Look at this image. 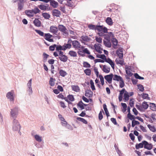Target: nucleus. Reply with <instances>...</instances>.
Listing matches in <instances>:
<instances>
[{"label": "nucleus", "mask_w": 156, "mask_h": 156, "mask_svg": "<svg viewBox=\"0 0 156 156\" xmlns=\"http://www.w3.org/2000/svg\"><path fill=\"white\" fill-rule=\"evenodd\" d=\"M131 68L132 69L133 68V67L131 66L127 67L125 68L126 73L129 76H131L133 75V74L130 71V70H132Z\"/></svg>", "instance_id": "nucleus-14"}, {"label": "nucleus", "mask_w": 156, "mask_h": 156, "mask_svg": "<svg viewBox=\"0 0 156 156\" xmlns=\"http://www.w3.org/2000/svg\"><path fill=\"white\" fill-rule=\"evenodd\" d=\"M58 31V27L56 26H51L50 27V31L56 34Z\"/></svg>", "instance_id": "nucleus-19"}, {"label": "nucleus", "mask_w": 156, "mask_h": 156, "mask_svg": "<svg viewBox=\"0 0 156 156\" xmlns=\"http://www.w3.org/2000/svg\"><path fill=\"white\" fill-rule=\"evenodd\" d=\"M140 124V122L138 121L133 120L132 121V127H134L136 125H138Z\"/></svg>", "instance_id": "nucleus-44"}, {"label": "nucleus", "mask_w": 156, "mask_h": 156, "mask_svg": "<svg viewBox=\"0 0 156 156\" xmlns=\"http://www.w3.org/2000/svg\"><path fill=\"white\" fill-rule=\"evenodd\" d=\"M55 78L52 77H50L49 80V83L51 86H53L55 85Z\"/></svg>", "instance_id": "nucleus-37"}, {"label": "nucleus", "mask_w": 156, "mask_h": 156, "mask_svg": "<svg viewBox=\"0 0 156 156\" xmlns=\"http://www.w3.org/2000/svg\"><path fill=\"white\" fill-rule=\"evenodd\" d=\"M84 73L86 75L90 76L91 74V70L90 69H87L84 70Z\"/></svg>", "instance_id": "nucleus-45"}, {"label": "nucleus", "mask_w": 156, "mask_h": 156, "mask_svg": "<svg viewBox=\"0 0 156 156\" xmlns=\"http://www.w3.org/2000/svg\"><path fill=\"white\" fill-rule=\"evenodd\" d=\"M90 83L91 85V88L92 90L94 91L95 90V88L94 85V83L92 80H90Z\"/></svg>", "instance_id": "nucleus-49"}, {"label": "nucleus", "mask_w": 156, "mask_h": 156, "mask_svg": "<svg viewBox=\"0 0 156 156\" xmlns=\"http://www.w3.org/2000/svg\"><path fill=\"white\" fill-rule=\"evenodd\" d=\"M93 93L90 89H87L85 91V95L89 98H91L93 96Z\"/></svg>", "instance_id": "nucleus-18"}, {"label": "nucleus", "mask_w": 156, "mask_h": 156, "mask_svg": "<svg viewBox=\"0 0 156 156\" xmlns=\"http://www.w3.org/2000/svg\"><path fill=\"white\" fill-rule=\"evenodd\" d=\"M55 48H56V49H55L56 51H59L62 50V46L60 44L58 45L56 44V46Z\"/></svg>", "instance_id": "nucleus-59"}, {"label": "nucleus", "mask_w": 156, "mask_h": 156, "mask_svg": "<svg viewBox=\"0 0 156 156\" xmlns=\"http://www.w3.org/2000/svg\"><path fill=\"white\" fill-rule=\"evenodd\" d=\"M33 23L36 27H39L41 26V22L37 18H35L33 21Z\"/></svg>", "instance_id": "nucleus-22"}, {"label": "nucleus", "mask_w": 156, "mask_h": 156, "mask_svg": "<svg viewBox=\"0 0 156 156\" xmlns=\"http://www.w3.org/2000/svg\"><path fill=\"white\" fill-rule=\"evenodd\" d=\"M138 89L141 92L144 90V88L143 86L141 84H139L137 85Z\"/></svg>", "instance_id": "nucleus-56"}, {"label": "nucleus", "mask_w": 156, "mask_h": 156, "mask_svg": "<svg viewBox=\"0 0 156 156\" xmlns=\"http://www.w3.org/2000/svg\"><path fill=\"white\" fill-rule=\"evenodd\" d=\"M113 78L114 80L119 81V86L120 88H122L124 87V81L121 76L116 74H114Z\"/></svg>", "instance_id": "nucleus-3"}, {"label": "nucleus", "mask_w": 156, "mask_h": 156, "mask_svg": "<svg viewBox=\"0 0 156 156\" xmlns=\"http://www.w3.org/2000/svg\"><path fill=\"white\" fill-rule=\"evenodd\" d=\"M104 44L107 47L110 48H111L112 46V44L110 41H106L105 40L103 41Z\"/></svg>", "instance_id": "nucleus-33"}, {"label": "nucleus", "mask_w": 156, "mask_h": 156, "mask_svg": "<svg viewBox=\"0 0 156 156\" xmlns=\"http://www.w3.org/2000/svg\"><path fill=\"white\" fill-rule=\"evenodd\" d=\"M134 100L133 98H130L129 102V104L131 107H134Z\"/></svg>", "instance_id": "nucleus-53"}, {"label": "nucleus", "mask_w": 156, "mask_h": 156, "mask_svg": "<svg viewBox=\"0 0 156 156\" xmlns=\"http://www.w3.org/2000/svg\"><path fill=\"white\" fill-rule=\"evenodd\" d=\"M103 108L105 111V114L107 117V119H108V117L110 116V115L105 104H104L103 105Z\"/></svg>", "instance_id": "nucleus-24"}, {"label": "nucleus", "mask_w": 156, "mask_h": 156, "mask_svg": "<svg viewBox=\"0 0 156 156\" xmlns=\"http://www.w3.org/2000/svg\"><path fill=\"white\" fill-rule=\"evenodd\" d=\"M129 137H130L131 139L133 141L134 140L135 138V136L134 135V134L133 133H130L129 134Z\"/></svg>", "instance_id": "nucleus-64"}, {"label": "nucleus", "mask_w": 156, "mask_h": 156, "mask_svg": "<svg viewBox=\"0 0 156 156\" xmlns=\"http://www.w3.org/2000/svg\"><path fill=\"white\" fill-rule=\"evenodd\" d=\"M61 124L63 126L65 127L67 129L69 130H73V128L72 126L70 124L68 123L67 122H66L65 123L61 122Z\"/></svg>", "instance_id": "nucleus-20"}, {"label": "nucleus", "mask_w": 156, "mask_h": 156, "mask_svg": "<svg viewBox=\"0 0 156 156\" xmlns=\"http://www.w3.org/2000/svg\"><path fill=\"white\" fill-rule=\"evenodd\" d=\"M99 77L100 80L101 84L103 86L104 84V78L101 74H100L99 75Z\"/></svg>", "instance_id": "nucleus-52"}, {"label": "nucleus", "mask_w": 156, "mask_h": 156, "mask_svg": "<svg viewBox=\"0 0 156 156\" xmlns=\"http://www.w3.org/2000/svg\"><path fill=\"white\" fill-rule=\"evenodd\" d=\"M68 54L71 56L73 57H76L77 55L76 51L72 50L69 51Z\"/></svg>", "instance_id": "nucleus-40"}, {"label": "nucleus", "mask_w": 156, "mask_h": 156, "mask_svg": "<svg viewBox=\"0 0 156 156\" xmlns=\"http://www.w3.org/2000/svg\"><path fill=\"white\" fill-rule=\"evenodd\" d=\"M42 16L46 19H48L50 17V15L47 12L43 13Z\"/></svg>", "instance_id": "nucleus-42"}, {"label": "nucleus", "mask_w": 156, "mask_h": 156, "mask_svg": "<svg viewBox=\"0 0 156 156\" xmlns=\"http://www.w3.org/2000/svg\"><path fill=\"white\" fill-rule=\"evenodd\" d=\"M52 15L53 16L59 17L61 15V13L58 9H55L52 11Z\"/></svg>", "instance_id": "nucleus-15"}, {"label": "nucleus", "mask_w": 156, "mask_h": 156, "mask_svg": "<svg viewBox=\"0 0 156 156\" xmlns=\"http://www.w3.org/2000/svg\"><path fill=\"white\" fill-rule=\"evenodd\" d=\"M123 48H120L117 50L116 51V54L119 57V58L122 59L123 58Z\"/></svg>", "instance_id": "nucleus-11"}, {"label": "nucleus", "mask_w": 156, "mask_h": 156, "mask_svg": "<svg viewBox=\"0 0 156 156\" xmlns=\"http://www.w3.org/2000/svg\"><path fill=\"white\" fill-rule=\"evenodd\" d=\"M58 29L60 31L63 33V35L66 36H67L69 35L68 31L66 28L63 25L59 24L58 25Z\"/></svg>", "instance_id": "nucleus-4"}, {"label": "nucleus", "mask_w": 156, "mask_h": 156, "mask_svg": "<svg viewBox=\"0 0 156 156\" xmlns=\"http://www.w3.org/2000/svg\"><path fill=\"white\" fill-rule=\"evenodd\" d=\"M12 129L14 131H17L19 128H21V126L20 125L17 120L14 119L12 121Z\"/></svg>", "instance_id": "nucleus-5"}, {"label": "nucleus", "mask_w": 156, "mask_h": 156, "mask_svg": "<svg viewBox=\"0 0 156 156\" xmlns=\"http://www.w3.org/2000/svg\"><path fill=\"white\" fill-rule=\"evenodd\" d=\"M126 91V90L125 88H122L121 90L119 91V96L118 98L119 101H122L123 95L125 93Z\"/></svg>", "instance_id": "nucleus-13"}, {"label": "nucleus", "mask_w": 156, "mask_h": 156, "mask_svg": "<svg viewBox=\"0 0 156 156\" xmlns=\"http://www.w3.org/2000/svg\"><path fill=\"white\" fill-rule=\"evenodd\" d=\"M95 40L96 41L99 43H101L102 42V39L101 37H98V36H96L95 37Z\"/></svg>", "instance_id": "nucleus-57"}, {"label": "nucleus", "mask_w": 156, "mask_h": 156, "mask_svg": "<svg viewBox=\"0 0 156 156\" xmlns=\"http://www.w3.org/2000/svg\"><path fill=\"white\" fill-rule=\"evenodd\" d=\"M76 119L77 120L81 122L84 124H87L88 123L87 121L84 118L79 117H77L76 118Z\"/></svg>", "instance_id": "nucleus-31"}, {"label": "nucleus", "mask_w": 156, "mask_h": 156, "mask_svg": "<svg viewBox=\"0 0 156 156\" xmlns=\"http://www.w3.org/2000/svg\"><path fill=\"white\" fill-rule=\"evenodd\" d=\"M149 104L151 105L149 107L153 111H156V105L153 103L150 102Z\"/></svg>", "instance_id": "nucleus-30"}, {"label": "nucleus", "mask_w": 156, "mask_h": 156, "mask_svg": "<svg viewBox=\"0 0 156 156\" xmlns=\"http://www.w3.org/2000/svg\"><path fill=\"white\" fill-rule=\"evenodd\" d=\"M106 22L109 26H112L113 23L112 18L110 17H108L106 20Z\"/></svg>", "instance_id": "nucleus-28"}, {"label": "nucleus", "mask_w": 156, "mask_h": 156, "mask_svg": "<svg viewBox=\"0 0 156 156\" xmlns=\"http://www.w3.org/2000/svg\"><path fill=\"white\" fill-rule=\"evenodd\" d=\"M136 116H135L131 113L127 114V118L131 120H135L136 119Z\"/></svg>", "instance_id": "nucleus-35"}, {"label": "nucleus", "mask_w": 156, "mask_h": 156, "mask_svg": "<svg viewBox=\"0 0 156 156\" xmlns=\"http://www.w3.org/2000/svg\"><path fill=\"white\" fill-rule=\"evenodd\" d=\"M97 26L98 25H95L92 24H90L88 25V27L90 30H97Z\"/></svg>", "instance_id": "nucleus-26"}, {"label": "nucleus", "mask_w": 156, "mask_h": 156, "mask_svg": "<svg viewBox=\"0 0 156 156\" xmlns=\"http://www.w3.org/2000/svg\"><path fill=\"white\" fill-rule=\"evenodd\" d=\"M83 67L85 68H89L91 67L90 64L87 62H83Z\"/></svg>", "instance_id": "nucleus-50"}, {"label": "nucleus", "mask_w": 156, "mask_h": 156, "mask_svg": "<svg viewBox=\"0 0 156 156\" xmlns=\"http://www.w3.org/2000/svg\"><path fill=\"white\" fill-rule=\"evenodd\" d=\"M13 91L12 90L6 94V97L10 100V101H14V98L13 96Z\"/></svg>", "instance_id": "nucleus-12"}, {"label": "nucleus", "mask_w": 156, "mask_h": 156, "mask_svg": "<svg viewBox=\"0 0 156 156\" xmlns=\"http://www.w3.org/2000/svg\"><path fill=\"white\" fill-rule=\"evenodd\" d=\"M98 32H103L105 33H108V29L106 27L103 25H98L97 30Z\"/></svg>", "instance_id": "nucleus-7"}, {"label": "nucleus", "mask_w": 156, "mask_h": 156, "mask_svg": "<svg viewBox=\"0 0 156 156\" xmlns=\"http://www.w3.org/2000/svg\"><path fill=\"white\" fill-rule=\"evenodd\" d=\"M104 39L108 41H110V36L107 34H105L104 36Z\"/></svg>", "instance_id": "nucleus-60"}, {"label": "nucleus", "mask_w": 156, "mask_h": 156, "mask_svg": "<svg viewBox=\"0 0 156 156\" xmlns=\"http://www.w3.org/2000/svg\"><path fill=\"white\" fill-rule=\"evenodd\" d=\"M58 58L61 61L66 62L68 59V58L66 55L62 56V57H58Z\"/></svg>", "instance_id": "nucleus-29"}, {"label": "nucleus", "mask_w": 156, "mask_h": 156, "mask_svg": "<svg viewBox=\"0 0 156 156\" xmlns=\"http://www.w3.org/2000/svg\"><path fill=\"white\" fill-rule=\"evenodd\" d=\"M72 45L75 48H80L81 45L80 43L77 40L73 41Z\"/></svg>", "instance_id": "nucleus-17"}, {"label": "nucleus", "mask_w": 156, "mask_h": 156, "mask_svg": "<svg viewBox=\"0 0 156 156\" xmlns=\"http://www.w3.org/2000/svg\"><path fill=\"white\" fill-rule=\"evenodd\" d=\"M35 31L37 33L41 36L44 37V35L45 34L40 30L36 29L35 30Z\"/></svg>", "instance_id": "nucleus-47"}, {"label": "nucleus", "mask_w": 156, "mask_h": 156, "mask_svg": "<svg viewBox=\"0 0 156 156\" xmlns=\"http://www.w3.org/2000/svg\"><path fill=\"white\" fill-rule=\"evenodd\" d=\"M101 46V44H94V46L96 51L98 50H100Z\"/></svg>", "instance_id": "nucleus-54"}, {"label": "nucleus", "mask_w": 156, "mask_h": 156, "mask_svg": "<svg viewBox=\"0 0 156 156\" xmlns=\"http://www.w3.org/2000/svg\"><path fill=\"white\" fill-rule=\"evenodd\" d=\"M41 12V10L38 8L36 6L34 9L31 10H26L25 11V13L28 17H33L34 16V14H36L39 13Z\"/></svg>", "instance_id": "nucleus-2"}, {"label": "nucleus", "mask_w": 156, "mask_h": 156, "mask_svg": "<svg viewBox=\"0 0 156 156\" xmlns=\"http://www.w3.org/2000/svg\"><path fill=\"white\" fill-rule=\"evenodd\" d=\"M142 107L144 110H146L149 107V105L147 102L144 101L142 103Z\"/></svg>", "instance_id": "nucleus-38"}, {"label": "nucleus", "mask_w": 156, "mask_h": 156, "mask_svg": "<svg viewBox=\"0 0 156 156\" xmlns=\"http://www.w3.org/2000/svg\"><path fill=\"white\" fill-rule=\"evenodd\" d=\"M50 5L54 8H56L58 5V3L55 0H51L50 1Z\"/></svg>", "instance_id": "nucleus-21"}, {"label": "nucleus", "mask_w": 156, "mask_h": 156, "mask_svg": "<svg viewBox=\"0 0 156 156\" xmlns=\"http://www.w3.org/2000/svg\"><path fill=\"white\" fill-rule=\"evenodd\" d=\"M34 138L35 140L38 142H41L42 140V137L38 135H34Z\"/></svg>", "instance_id": "nucleus-39"}, {"label": "nucleus", "mask_w": 156, "mask_h": 156, "mask_svg": "<svg viewBox=\"0 0 156 156\" xmlns=\"http://www.w3.org/2000/svg\"><path fill=\"white\" fill-rule=\"evenodd\" d=\"M148 127L151 131L153 132H155L156 131V128L154 126H152L150 124L147 125Z\"/></svg>", "instance_id": "nucleus-34"}, {"label": "nucleus", "mask_w": 156, "mask_h": 156, "mask_svg": "<svg viewBox=\"0 0 156 156\" xmlns=\"http://www.w3.org/2000/svg\"><path fill=\"white\" fill-rule=\"evenodd\" d=\"M56 44H54L53 45H51L49 47V50L51 51H53L55 50V48L56 47Z\"/></svg>", "instance_id": "nucleus-55"}, {"label": "nucleus", "mask_w": 156, "mask_h": 156, "mask_svg": "<svg viewBox=\"0 0 156 156\" xmlns=\"http://www.w3.org/2000/svg\"><path fill=\"white\" fill-rule=\"evenodd\" d=\"M94 70L95 73V74L97 77H98V76H99V72L98 71V68L96 67H95L94 68Z\"/></svg>", "instance_id": "nucleus-62"}, {"label": "nucleus", "mask_w": 156, "mask_h": 156, "mask_svg": "<svg viewBox=\"0 0 156 156\" xmlns=\"http://www.w3.org/2000/svg\"><path fill=\"white\" fill-rule=\"evenodd\" d=\"M71 87L72 90L76 92L80 90L79 87L77 85H72Z\"/></svg>", "instance_id": "nucleus-43"}, {"label": "nucleus", "mask_w": 156, "mask_h": 156, "mask_svg": "<svg viewBox=\"0 0 156 156\" xmlns=\"http://www.w3.org/2000/svg\"><path fill=\"white\" fill-rule=\"evenodd\" d=\"M52 37V35L50 33H45L44 37L45 40L50 42H53L54 40L53 38H51Z\"/></svg>", "instance_id": "nucleus-10"}, {"label": "nucleus", "mask_w": 156, "mask_h": 156, "mask_svg": "<svg viewBox=\"0 0 156 156\" xmlns=\"http://www.w3.org/2000/svg\"><path fill=\"white\" fill-rule=\"evenodd\" d=\"M96 57L98 58H99L102 59L103 60L104 59L106 58V56L104 54H98L96 55Z\"/></svg>", "instance_id": "nucleus-51"}, {"label": "nucleus", "mask_w": 156, "mask_h": 156, "mask_svg": "<svg viewBox=\"0 0 156 156\" xmlns=\"http://www.w3.org/2000/svg\"><path fill=\"white\" fill-rule=\"evenodd\" d=\"M138 95L139 96H140L142 95V97L143 99H147L148 100L150 99V98L148 97V94H147L143 93L140 95L139 94H138Z\"/></svg>", "instance_id": "nucleus-27"}, {"label": "nucleus", "mask_w": 156, "mask_h": 156, "mask_svg": "<svg viewBox=\"0 0 156 156\" xmlns=\"http://www.w3.org/2000/svg\"><path fill=\"white\" fill-rule=\"evenodd\" d=\"M102 113H103V114H104V112L103 110L102 109H101L98 114V119L100 121L103 118Z\"/></svg>", "instance_id": "nucleus-41"}, {"label": "nucleus", "mask_w": 156, "mask_h": 156, "mask_svg": "<svg viewBox=\"0 0 156 156\" xmlns=\"http://www.w3.org/2000/svg\"><path fill=\"white\" fill-rule=\"evenodd\" d=\"M18 108L17 107L11 109L10 114L13 119H16L18 114Z\"/></svg>", "instance_id": "nucleus-6"}, {"label": "nucleus", "mask_w": 156, "mask_h": 156, "mask_svg": "<svg viewBox=\"0 0 156 156\" xmlns=\"http://www.w3.org/2000/svg\"><path fill=\"white\" fill-rule=\"evenodd\" d=\"M38 7L42 10L45 11L47 10L48 6L45 5H40L38 6Z\"/></svg>", "instance_id": "nucleus-36"}, {"label": "nucleus", "mask_w": 156, "mask_h": 156, "mask_svg": "<svg viewBox=\"0 0 156 156\" xmlns=\"http://www.w3.org/2000/svg\"><path fill=\"white\" fill-rule=\"evenodd\" d=\"M115 61L116 62V63L117 64H119L121 66H123L124 64V62L123 60H118V59L117 58H116L115 59Z\"/></svg>", "instance_id": "nucleus-46"}, {"label": "nucleus", "mask_w": 156, "mask_h": 156, "mask_svg": "<svg viewBox=\"0 0 156 156\" xmlns=\"http://www.w3.org/2000/svg\"><path fill=\"white\" fill-rule=\"evenodd\" d=\"M25 0H18V1H19L18 2V11L22 10L24 6L23 2Z\"/></svg>", "instance_id": "nucleus-16"}, {"label": "nucleus", "mask_w": 156, "mask_h": 156, "mask_svg": "<svg viewBox=\"0 0 156 156\" xmlns=\"http://www.w3.org/2000/svg\"><path fill=\"white\" fill-rule=\"evenodd\" d=\"M80 38L82 39V40H80L81 42L82 43H83L84 45H87V44L83 41L88 42L90 41L91 40L90 38L87 36H82L80 37Z\"/></svg>", "instance_id": "nucleus-9"}, {"label": "nucleus", "mask_w": 156, "mask_h": 156, "mask_svg": "<svg viewBox=\"0 0 156 156\" xmlns=\"http://www.w3.org/2000/svg\"><path fill=\"white\" fill-rule=\"evenodd\" d=\"M103 69H102V70L103 71L106 73H108L110 72V67H108L107 68V66L105 65H104L103 66Z\"/></svg>", "instance_id": "nucleus-23"}, {"label": "nucleus", "mask_w": 156, "mask_h": 156, "mask_svg": "<svg viewBox=\"0 0 156 156\" xmlns=\"http://www.w3.org/2000/svg\"><path fill=\"white\" fill-rule=\"evenodd\" d=\"M77 106L78 107H79L80 108L81 110L84 109V107L83 106V105H82L81 103H80V101H79L78 103L77 104Z\"/></svg>", "instance_id": "nucleus-63"}, {"label": "nucleus", "mask_w": 156, "mask_h": 156, "mask_svg": "<svg viewBox=\"0 0 156 156\" xmlns=\"http://www.w3.org/2000/svg\"><path fill=\"white\" fill-rule=\"evenodd\" d=\"M135 106L140 111L144 112V110L143 109L142 106H141L140 105L136 104V105Z\"/></svg>", "instance_id": "nucleus-58"}, {"label": "nucleus", "mask_w": 156, "mask_h": 156, "mask_svg": "<svg viewBox=\"0 0 156 156\" xmlns=\"http://www.w3.org/2000/svg\"><path fill=\"white\" fill-rule=\"evenodd\" d=\"M83 53H86L88 55L90 54V51L88 50L87 48H85L83 50Z\"/></svg>", "instance_id": "nucleus-61"}, {"label": "nucleus", "mask_w": 156, "mask_h": 156, "mask_svg": "<svg viewBox=\"0 0 156 156\" xmlns=\"http://www.w3.org/2000/svg\"><path fill=\"white\" fill-rule=\"evenodd\" d=\"M123 97V101L124 102H126L129 99V93L127 91L124 94Z\"/></svg>", "instance_id": "nucleus-25"}, {"label": "nucleus", "mask_w": 156, "mask_h": 156, "mask_svg": "<svg viewBox=\"0 0 156 156\" xmlns=\"http://www.w3.org/2000/svg\"><path fill=\"white\" fill-rule=\"evenodd\" d=\"M59 73L62 77H65L67 74L66 72L62 69L59 70Z\"/></svg>", "instance_id": "nucleus-32"}, {"label": "nucleus", "mask_w": 156, "mask_h": 156, "mask_svg": "<svg viewBox=\"0 0 156 156\" xmlns=\"http://www.w3.org/2000/svg\"><path fill=\"white\" fill-rule=\"evenodd\" d=\"M67 98L71 101H73L75 100V98L73 95L69 94L67 96Z\"/></svg>", "instance_id": "nucleus-48"}, {"label": "nucleus", "mask_w": 156, "mask_h": 156, "mask_svg": "<svg viewBox=\"0 0 156 156\" xmlns=\"http://www.w3.org/2000/svg\"><path fill=\"white\" fill-rule=\"evenodd\" d=\"M113 76L114 75L112 73H110L109 75L105 76L104 78L109 84H111L112 83V79H113Z\"/></svg>", "instance_id": "nucleus-8"}, {"label": "nucleus", "mask_w": 156, "mask_h": 156, "mask_svg": "<svg viewBox=\"0 0 156 156\" xmlns=\"http://www.w3.org/2000/svg\"><path fill=\"white\" fill-rule=\"evenodd\" d=\"M153 145L151 143H149L146 140H143L141 143L136 144L135 145V148L138 150L140 148H142L144 147V148L149 150H151L153 148Z\"/></svg>", "instance_id": "nucleus-1"}]
</instances>
